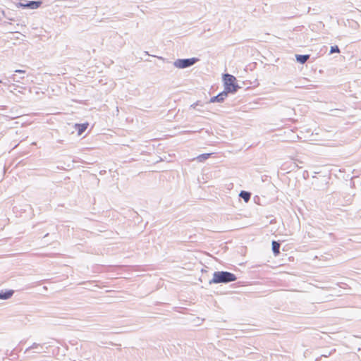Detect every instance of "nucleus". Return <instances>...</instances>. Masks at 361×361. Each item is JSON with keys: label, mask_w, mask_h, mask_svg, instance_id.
Segmentation results:
<instances>
[{"label": "nucleus", "mask_w": 361, "mask_h": 361, "mask_svg": "<svg viewBox=\"0 0 361 361\" xmlns=\"http://www.w3.org/2000/svg\"><path fill=\"white\" fill-rule=\"evenodd\" d=\"M211 153L202 154L197 157V160L200 162H202L207 159L211 156Z\"/></svg>", "instance_id": "obj_12"}, {"label": "nucleus", "mask_w": 361, "mask_h": 361, "mask_svg": "<svg viewBox=\"0 0 361 361\" xmlns=\"http://www.w3.org/2000/svg\"><path fill=\"white\" fill-rule=\"evenodd\" d=\"M15 73H25V71L24 70H21V69H17L14 71Z\"/></svg>", "instance_id": "obj_17"}, {"label": "nucleus", "mask_w": 361, "mask_h": 361, "mask_svg": "<svg viewBox=\"0 0 361 361\" xmlns=\"http://www.w3.org/2000/svg\"><path fill=\"white\" fill-rule=\"evenodd\" d=\"M14 291L13 290H6L0 291V299L1 300H8L12 297Z\"/></svg>", "instance_id": "obj_6"}, {"label": "nucleus", "mask_w": 361, "mask_h": 361, "mask_svg": "<svg viewBox=\"0 0 361 361\" xmlns=\"http://www.w3.org/2000/svg\"><path fill=\"white\" fill-rule=\"evenodd\" d=\"M199 59L197 58L178 59L173 62V66L178 68H186L193 66Z\"/></svg>", "instance_id": "obj_3"}, {"label": "nucleus", "mask_w": 361, "mask_h": 361, "mask_svg": "<svg viewBox=\"0 0 361 361\" xmlns=\"http://www.w3.org/2000/svg\"><path fill=\"white\" fill-rule=\"evenodd\" d=\"M236 279L235 275L231 272L219 271L214 273L213 278L209 281V283H228L235 281Z\"/></svg>", "instance_id": "obj_1"}, {"label": "nucleus", "mask_w": 361, "mask_h": 361, "mask_svg": "<svg viewBox=\"0 0 361 361\" xmlns=\"http://www.w3.org/2000/svg\"><path fill=\"white\" fill-rule=\"evenodd\" d=\"M11 79L13 81V82H20V80L19 78H18L15 74L12 75V76H11Z\"/></svg>", "instance_id": "obj_16"}, {"label": "nucleus", "mask_w": 361, "mask_h": 361, "mask_svg": "<svg viewBox=\"0 0 361 361\" xmlns=\"http://www.w3.org/2000/svg\"><path fill=\"white\" fill-rule=\"evenodd\" d=\"M42 3H43L42 1H27V8L28 9H32V10L37 9L39 7L41 6Z\"/></svg>", "instance_id": "obj_7"}, {"label": "nucleus", "mask_w": 361, "mask_h": 361, "mask_svg": "<svg viewBox=\"0 0 361 361\" xmlns=\"http://www.w3.org/2000/svg\"><path fill=\"white\" fill-rule=\"evenodd\" d=\"M228 96V93L224 90L223 92L218 94L216 96L212 97L209 102L210 103H214V102H222Z\"/></svg>", "instance_id": "obj_4"}, {"label": "nucleus", "mask_w": 361, "mask_h": 361, "mask_svg": "<svg viewBox=\"0 0 361 361\" xmlns=\"http://www.w3.org/2000/svg\"><path fill=\"white\" fill-rule=\"evenodd\" d=\"M224 82V90L228 93H235L239 89V85L235 83V78L228 73H226L223 76Z\"/></svg>", "instance_id": "obj_2"}, {"label": "nucleus", "mask_w": 361, "mask_h": 361, "mask_svg": "<svg viewBox=\"0 0 361 361\" xmlns=\"http://www.w3.org/2000/svg\"><path fill=\"white\" fill-rule=\"evenodd\" d=\"M44 345V344L33 343L32 345H30L29 348H27L25 350V353H27V352H28L29 350H30L32 349H35L36 350L34 352L35 353H42V352L46 353L47 352L46 350H43Z\"/></svg>", "instance_id": "obj_5"}, {"label": "nucleus", "mask_w": 361, "mask_h": 361, "mask_svg": "<svg viewBox=\"0 0 361 361\" xmlns=\"http://www.w3.org/2000/svg\"><path fill=\"white\" fill-rule=\"evenodd\" d=\"M340 53V49L337 45L331 46L330 49V54Z\"/></svg>", "instance_id": "obj_14"}, {"label": "nucleus", "mask_w": 361, "mask_h": 361, "mask_svg": "<svg viewBox=\"0 0 361 361\" xmlns=\"http://www.w3.org/2000/svg\"><path fill=\"white\" fill-rule=\"evenodd\" d=\"M240 197H242L245 202H248L250 199L251 194L247 191H241L240 192Z\"/></svg>", "instance_id": "obj_11"}, {"label": "nucleus", "mask_w": 361, "mask_h": 361, "mask_svg": "<svg viewBox=\"0 0 361 361\" xmlns=\"http://www.w3.org/2000/svg\"><path fill=\"white\" fill-rule=\"evenodd\" d=\"M16 6L17 8H27V2L26 3H23V2H18L16 4Z\"/></svg>", "instance_id": "obj_15"}, {"label": "nucleus", "mask_w": 361, "mask_h": 361, "mask_svg": "<svg viewBox=\"0 0 361 361\" xmlns=\"http://www.w3.org/2000/svg\"><path fill=\"white\" fill-rule=\"evenodd\" d=\"M87 127H88L87 123H81V124H79V123L75 124V130H78V135H81L86 130Z\"/></svg>", "instance_id": "obj_8"}, {"label": "nucleus", "mask_w": 361, "mask_h": 361, "mask_svg": "<svg viewBox=\"0 0 361 361\" xmlns=\"http://www.w3.org/2000/svg\"><path fill=\"white\" fill-rule=\"evenodd\" d=\"M3 15L6 18H7L9 20H12V21L15 20V18L11 16V13L10 11H7V12L3 11Z\"/></svg>", "instance_id": "obj_13"}, {"label": "nucleus", "mask_w": 361, "mask_h": 361, "mask_svg": "<svg viewBox=\"0 0 361 361\" xmlns=\"http://www.w3.org/2000/svg\"><path fill=\"white\" fill-rule=\"evenodd\" d=\"M271 245H272V251H273L274 255L277 256L280 252V251H279L280 243L277 241L273 240Z\"/></svg>", "instance_id": "obj_10"}, {"label": "nucleus", "mask_w": 361, "mask_h": 361, "mask_svg": "<svg viewBox=\"0 0 361 361\" xmlns=\"http://www.w3.org/2000/svg\"><path fill=\"white\" fill-rule=\"evenodd\" d=\"M310 56L309 54H297L295 55V58H296V61L301 63V64H303L305 63L309 59H310Z\"/></svg>", "instance_id": "obj_9"}, {"label": "nucleus", "mask_w": 361, "mask_h": 361, "mask_svg": "<svg viewBox=\"0 0 361 361\" xmlns=\"http://www.w3.org/2000/svg\"><path fill=\"white\" fill-rule=\"evenodd\" d=\"M199 105L198 102L194 103L190 106V108L195 109L197 106Z\"/></svg>", "instance_id": "obj_18"}, {"label": "nucleus", "mask_w": 361, "mask_h": 361, "mask_svg": "<svg viewBox=\"0 0 361 361\" xmlns=\"http://www.w3.org/2000/svg\"><path fill=\"white\" fill-rule=\"evenodd\" d=\"M1 82V81L0 80V82Z\"/></svg>", "instance_id": "obj_19"}]
</instances>
